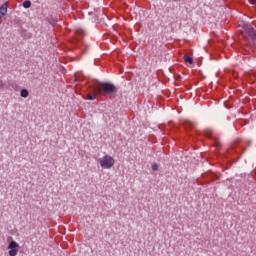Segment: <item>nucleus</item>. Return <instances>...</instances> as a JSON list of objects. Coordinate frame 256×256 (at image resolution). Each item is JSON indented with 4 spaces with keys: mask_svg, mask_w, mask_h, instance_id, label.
Instances as JSON below:
<instances>
[{
    "mask_svg": "<svg viewBox=\"0 0 256 256\" xmlns=\"http://www.w3.org/2000/svg\"><path fill=\"white\" fill-rule=\"evenodd\" d=\"M184 61L189 63V65H193V58L191 56H184Z\"/></svg>",
    "mask_w": 256,
    "mask_h": 256,
    "instance_id": "obj_7",
    "label": "nucleus"
},
{
    "mask_svg": "<svg viewBox=\"0 0 256 256\" xmlns=\"http://www.w3.org/2000/svg\"><path fill=\"white\" fill-rule=\"evenodd\" d=\"M205 135H206V137H211V134H207V133H205Z\"/></svg>",
    "mask_w": 256,
    "mask_h": 256,
    "instance_id": "obj_11",
    "label": "nucleus"
},
{
    "mask_svg": "<svg viewBox=\"0 0 256 256\" xmlns=\"http://www.w3.org/2000/svg\"><path fill=\"white\" fill-rule=\"evenodd\" d=\"M99 163L102 169H111L115 165V159L110 155H105L99 159Z\"/></svg>",
    "mask_w": 256,
    "mask_h": 256,
    "instance_id": "obj_2",
    "label": "nucleus"
},
{
    "mask_svg": "<svg viewBox=\"0 0 256 256\" xmlns=\"http://www.w3.org/2000/svg\"><path fill=\"white\" fill-rule=\"evenodd\" d=\"M250 2L252 3V5L256 6V0H250Z\"/></svg>",
    "mask_w": 256,
    "mask_h": 256,
    "instance_id": "obj_10",
    "label": "nucleus"
},
{
    "mask_svg": "<svg viewBox=\"0 0 256 256\" xmlns=\"http://www.w3.org/2000/svg\"><path fill=\"white\" fill-rule=\"evenodd\" d=\"M97 93H99V92H97V90H94V94H88L87 99L89 101H95L97 99Z\"/></svg>",
    "mask_w": 256,
    "mask_h": 256,
    "instance_id": "obj_5",
    "label": "nucleus"
},
{
    "mask_svg": "<svg viewBox=\"0 0 256 256\" xmlns=\"http://www.w3.org/2000/svg\"><path fill=\"white\" fill-rule=\"evenodd\" d=\"M21 97H23L24 99H27V97H29V90L27 89H22L20 92Z\"/></svg>",
    "mask_w": 256,
    "mask_h": 256,
    "instance_id": "obj_6",
    "label": "nucleus"
},
{
    "mask_svg": "<svg viewBox=\"0 0 256 256\" xmlns=\"http://www.w3.org/2000/svg\"><path fill=\"white\" fill-rule=\"evenodd\" d=\"M8 255L9 256H17V253H19V243L15 241H11L8 245Z\"/></svg>",
    "mask_w": 256,
    "mask_h": 256,
    "instance_id": "obj_3",
    "label": "nucleus"
},
{
    "mask_svg": "<svg viewBox=\"0 0 256 256\" xmlns=\"http://www.w3.org/2000/svg\"><path fill=\"white\" fill-rule=\"evenodd\" d=\"M7 3H4L0 6V19H2V17H5L7 15Z\"/></svg>",
    "mask_w": 256,
    "mask_h": 256,
    "instance_id": "obj_4",
    "label": "nucleus"
},
{
    "mask_svg": "<svg viewBox=\"0 0 256 256\" xmlns=\"http://www.w3.org/2000/svg\"><path fill=\"white\" fill-rule=\"evenodd\" d=\"M23 7H24V9H29V7H31V1L25 0L23 2Z\"/></svg>",
    "mask_w": 256,
    "mask_h": 256,
    "instance_id": "obj_8",
    "label": "nucleus"
},
{
    "mask_svg": "<svg viewBox=\"0 0 256 256\" xmlns=\"http://www.w3.org/2000/svg\"><path fill=\"white\" fill-rule=\"evenodd\" d=\"M94 89L100 95H111V93H115V91H117V87L107 82L105 83L99 82L98 84L95 85Z\"/></svg>",
    "mask_w": 256,
    "mask_h": 256,
    "instance_id": "obj_1",
    "label": "nucleus"
},
{
    "mask_svg": "<svg viewBox=\"0 0 256 256\" xmlns=\"http://www.w3.org/2000/svg\"><path fill=\"white\" fill-rule=\"evenodd\" d=\"M159 169V165L157 163L152 164V171H157Z\"/></svg>",
    "mask_w": 256,
    "mask_h": 256,
    "instance_id": "obj_9",
    "label": "nucleus"
}]
</instances>
